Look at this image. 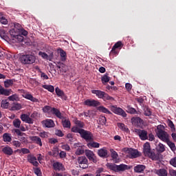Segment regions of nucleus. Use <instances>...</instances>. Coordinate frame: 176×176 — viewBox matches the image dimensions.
Returning a JSON list of instances; mask_svg holds the SVG:
<instances>
[{
  "label": "nucleus",
  "instance_id": "nucleus-1",
  "mask_svg": "<svg viewBox=\"0 0 176 176\" xmlns=\"http://www.w3.org/2000/svg\"><path fill=\"white\" fill-rule=\"evenodd\" d=\"M71 131L72 133H78L80 134L81 138H83L85 141H91L93 140V133L89 131L75 126L72 127Z\"/></svg>",
  "mask_w": 176,
  "mask_h": 176
},
{
  "label": "nucleus",
  "instance_id": "nucleus-2",
  "mask_svg": "<svg viewBox=\"0 0 176 176\" xmlns=\"http://www.w3.org/2000/svg\"><path fill=\"white\" fill-rule=\"evenodd\" d=\"M143 153L146 156H148L151 160H159V154L151 149V144L146 142L143 145Z\"/></svg>",
  "mask_w": 176,
  "mask_h": 176
},
{
  "label": "nucleus",
  "instance_id": "nucleus-3",
  "mask_svg": "<svg viewBox=\"0 0 176 176\" xmlns=\"http://www.w3.org/2000/svg\"><path fill=\"white\" fill-rule=\"evenodd\" d=\"M19 60L21 64H23L24 65H30L34 64V63L36 61V57L34 54H28L21 56Z\"/></svg>",
  "mask_w": 176,
  "mask_h": 176
},
{
  "label": "nucleus",
  "instance_id": "nucleus-4",
  "mask_svg": "<svg viewBox=\"0 0 176 176\" xmlns=\"http://www.w3.org/2000/svg\"><path fill=\"white\" fill-rule=\"evenodd\" d=\"M92 94H95L98 98L103 100V101H113V97L109 96L107 92L101 90L93 89Z\"/></svg>",
  "mask_w": 176,
  "mask_h": 176
},
{
  "label": "nucleus",
  "instance_id": "nucleus-5",
  "mask_svg": "<svg viewBox=\"0 0 176 176\" xmlns=\"http://www.w3.org/2000/svg\"><path fill=\"white\" fill-rule=\"evenodd\" d=\"M43 112H44V113H52V115H55L58 119H63V114L59 109H56L55 107H52L47 105L43 107Z\"/></svg>",
  "mask_w": 176,
  "mask_h": 176
},
{
  "label": "nucleus",
  "instance_id": "nucleus-6",
  "mask_svg": "<svg viewBox=\"0 0 176 176\" xmlns=\"http://www.w3.org/2000/svg\"><path fill=\"white\" fill-rule=\"evenodd\" d=\"M110 109L113 113L116 115H119L120 116H122V118H126L127 113L120 107H118L117 105H111L110 106Z\"/></svg>",
  "mask_w": 176,
  "mask_h": 176
},
{
  "label": "nucleus",
  "instance_id": "nucleus-7",
  "mask_svg": "<svg viewBox=\"0 0 176 176\" xmlns=\"http://www.w3.org/2000/svg\"><path fill=\"white\" fill-rule=\"evenodd\" d=\"M157 135L161 141H163V142H167L170 140V135L165 131H163L162 129H159L157 132Z\"/></svg>",
  "mask_w": 176,
  "mask_h": 176
},
{
  "label": "nucleus",
  "instance_id": "nucleus-8",
  "mask_svg": "<svg viewBox=\"0 0 176 176\" xmlns=\"http://www.w3.org/2000/svg\"><path fill=\"white\" fill-rule=\"evenodd\" d=\"M124 151L129 155V159H136V157H140V152L137 149H133L132 148H126Z\"/></svg>",
  "mask_w": 176,
  "mask_h": 176
},
{
  "label": "nucleus",
  "instance_id": "nucleus-9",
  "mask_svg": "<svg viewBox=\"0 0 176 176\" xmlns=\"http://www.w3.org/2000/svg\"><path fill=\"white\" fill-rule=\"evenodd\" d=\"M77 162L80 168L86 169L89 167V160L85 156L78 157Z\"/></svg>",
  "mask_w": 176,
  "mask_h": 176
},
{
  "label": "nucleus",
  "instance_id": "nucleus-10",
  "mask_svg": "<svg viewBox=\"0 0 176 176\" xmlns=\"http://www.w3.org/2000/svg\"><path fill=\"white\" fill-rule=\"evenodd\" d=\"M85 155L87 159H89V162H92V163H97V156L91 150H85Z\"/></svg>",
  "mask_w": 176,
  "mask_h": 176
},
{
  "label": "nucleus",
  "instance_id": "nucleus-11",
  "mask_svg": "<svg viewBox=\"0 0 176 176\" xmlns=\"http://www.w3.org/2000/svg\"><path fill=\"white\" fill-rule=\"evenodd\" d=\"M135 132L138 134L142 141L148 140V131L142 129H135Z\"/></svg>",
  "mask_w": 176,
  "mask_h": 176
},
{
  "label": "nucleus",
  "instance_id": "nucleus-12",
  "mask_svg": "<svg viewBox=\"0 0 176 176\" xmlns=\"http://www.w3.org/2000/svg\"><path fill=\"white\" fill-rule=\"evenodd\" d=\"M100 104L101 103L98 102V100L94 99H87L84 102V105H86L87 107H99Z\"/></svg>",
  "mask_w": 176,
  "mask_h": 176
},
{
  "label": "nucleus",
  "instance_id": "nucleus-13",
  "mask_svg": "<svg viewBox=\"0 0 176 176\" xmlns=\"http://www.w3.org/2000/svg\"><path fill=\"white\" fill-rule=\"evenodd\" d=\"M123 46V43H122V41H118L112 47L110 54H119V52L116 51V49H122V47Z\"/></svg>",
  "mask_w": 176,
  "mask_h": 176
},
{
  "label": "nucleus",
  "instance_id": "nucleus-14",
  "mask_svg": "<svg viewBox=\"0 0 176 176\" xmlns=\"http://www.w3.org/2000/svg\"><path fill=\"white\" fill-rule=\"evenodd\" d=\"M42 124L47 129H51L55 126L54 121H53L52 119H46L45 120H43Z\"/></svg>",
  "mask_w": 176,
  "mask_h": 176
},
{
  "label": "nucleus",
  "instance_id": "nucleus-15",
  "mask_svg": "<svg viewBox=\"0 0 176 176\" xmlns=\"http://www.w3.org/2000/svg\"><path fill=\"white\" fill-rule=\"evenodd\" d=\"M12 93H13V91H12V89H4V87L0 85V96H10Z\"/></svg>",
  "mask_w": 176,
  "mask_h": 176
},
{
  "label": "nucleus",
  "instance_id": "nucleus-16",
  "mask_svg": "<svg viewBox=\"0 0 176 176\" xmlns=\"http://www.w3.org/2000/svg\"><path fill=\"white\" fill-rule=\"evenodd\" d=\"M28 162L31 163V164L34 165L35 167H38V166H39V163L36 161V157L33 155H28Z\"/></svg>",
  "mask_w": 176,
  "mask_h": 176
},
{
  "label": "nucleus",
  "instance_id": "nucleus-17",
  "mask_svg": "<svg viewBox=\"0 0 176 176\" xmlns=\"http://www.w3.org/2000/svg\"><path fill=\"white\" fill-rule=\"evenodd\" d=\"M98 155L100 157L105 159L106 157H108V150H107L106 148H100L98 151Z\"/></svg>",
  "mask_w": 176,
  "mask_h": 176
},
{
  "label": "nucleus",
  "instance_id": "nucleus-18",
  "mask_svg": "<svg viewBox=\"0 0 176 176\" xmlns=\"http://www.w3.org/2000/svg\"><path fill=\"white\" fill-rule=\"evenodd\" d=\"M60 119H61L62 124L65 129H71V121H69V119H66L63 116V118Z\"/></svg>",
  "mask_w": 176,
  "mask_h": 176
},
{
  "label": "nucleus",
  "instance_id": "nucleus-19",
  "mask_svg": "<svg viewBox=\"0 0 176 176\" xmlns=\"http://www.w3.org/2000/svg\"><path fill=\"white\" fill-rule=\"evenodd\" d=\"M2 152L8 156H12L13 155V149L8 146H5L2 148Z\"/></svg>",
  "mask_w": 176,
  "mask_h": 176
},
{
  "label": "nucleus",
  "instance_id": "nucleus-20",
  "mask_svg": "<svg viewBox=\"0 0 176 176\" xmlns=\"http://www.w3.org/2000/svg\"><path fill=\"white\" fill-rule=\"evenodd\" d=\"M73 122H74V124H76L73 127H78V129H84L85 128V122L78 120V118H75L73 120Z\"/></svg>",
  "mask_w": 176,
  "mask_h": 176
},
{
  "label": "nucleus",
  "instance_id": "nucleus-21",
  "mask_svg": "<svg viewBox=\"0 0 176 176\" xmlns=\"http://www.w3.org/2000/svg\"><path fill=\"white\" fill-rule=\"evenodd\" d=\"M145 168H146L145 165L138 164L134 166L133 170L135 173H144Z\"/></svg>",
  "mask_w": 176,
  "mask_h": 176
},
{
  "label": "nucleus",
  "instance_id": "nucleus-22",
  "mask_svg": "<svg viewBox=\"0 0 176 176\" xmlns=\"http://www.w3.org/2000/svg\"><path fill=\"white\" fill-rule=\"evenodd\" d=\"M58 53L60 54V60L62 61H66L67 60V52L64 51V50L61 48L58 49Z\"/></svg>",
  "mask_w": 176,
  "mask_h": 176
},
{
  "label": "nucleus",
  "instance_id": "nucleus-23",
  "mask_svg": "<svg viewBox=\"0 0 176 176\" xmlns=\"http://www.w3.org/2000/svg\"><path fill=\"white\" fill-rule=\"evenodd\" d=\"M23 97L26 98V100H30V101H32V102H39V100L32 96L30 94H24Z\"/></svg>",
  "mask_w": 176,
  "mask_h": 176
},
{
  "label": "nucleus",
  "instance_id": "nucleus-24",
  "mask_svg": "<svg viewBox=\"0 0 176 176\" xmlns=\"http://www.w3.org/2000/svg\"><path fill=\"white\" fill-rule=\"evenodd\" d=\"M31 141L34 142V144H36L37 145H39V146H42V140L41 138L38 136H32L30 137Z\"/></svg>",
  "mask_w": 176,
  "mask_h": 176
},
{
  "label": "nucleus",
  "instance_id": "nucleus-25",
  "mask_svg": "<svg viewBox=\"0 0 176 176\" xmlns=\"http://www.w3.org/2000/svg\"><path fill=\"white\" fill-rule=\"evenodd\" d=\"M53 167L54 170L58 171H63L64 170V166L60 162H56L53 164Z\"/></svg>",
  "mask_w": 176,
  "mask_h": 176
},
{
  "label": "nucleus",
  "instance_id": "nucleus-26",
  "mask_svg": "<svg viewBox=\"0 0 176 176\" xmlns=\"http://www.w3.org/2000/svg\"><path fill=\"white\" fill-rule=\"evenodd\" d=\"M131 122L134 124H144V120H142L140 117H133L131 118Z\"/></svg>",
  "mask_w": 176,
  "mask_h": 176
},
{
  "label": "nucleus",
  "instance_id": "nucleus-27",
  "mask_svg": "<svg viewBox=\"0 0 176 176\" xmlns=\"http://www.w3.org/2000/svg\"><path fill=\"white\" fill-rule=\"evenodd\" d=\"M118 127H119L120 129V130H122V131H124L125 133H130V129H129V128L127 127V126H126L124 124L121 123V122H118L117 124Z\"/></svg>",
  "mask_w": 176,
  "mask_h": 176
},
{
  "label": "nucleus",
  "instance_id": "nucleus-28",
  "mask_svg": "<svg viewBox=\"0 0 176 176\" xmlns=\"http://www.w3.org/2000/svg\"><path fill=\"white\" fill-rule=\"evenodd\" d=\"M155 174L159 176H167L168 172L165 168L157 169L155 170Z\"/></svg>",
  "mask_w": 176,
  "mask_h": 176
},
{
  "label": "nucleus",
  "instance_id": "nucleus-29",
  "mask_svg": "<svg viewBox=\"0 0 176 176\" xmlns=\"http://www.w3.org/2000/svg\"><path fill=\"white\" fill-rule=\"evenodd\" d=\"M156 151L158 153H163L164 151H166V146L162 143H159L158 145L156 146Z\"/></svg>",
  "mask_w": 176,
  "mask_h": 176
},
{
  "label": "nucleus",
  "instance_id": "nucleus-30",
  "mask_svg": "<svg viewBox=\"0 0 176 176\" xmlns=\"http://www.w3.org/2000/svg\"><path fill=\"white\" fill-rule=\"evenodd\" d=\"M60 151H58V148L55 147L53 148L52 151H50L48 153L50 156H53L54 157H57L58 156Z\"/></svg>",
  "mask_w": 176,
  "mask_h": 176
},
{
  "label": "nucleus",
  "instance_id": "nucleus-31",
  "mask_svg": "<svg viewBox=\"0 0 176 176\" xmlns=\"http://www.w3.org/2000/svg\"><path fill=\"white\" fill-rule=\"evenodd\" d=\"M125 170H129V166L126 164H121L117 165V173H119V171H125Z\"/></svg>",
  "mask_w": 176,
  "mask_h": 176
},
{
  "label": "nucleus",
  "instance_id": "nucleus-32",
  "mask_svg": "<svg viewBox=\"0 0 176 176\" xmlns=\"http://www.w3.org/2000/svg\"><path fill=\"white\" fill-rule=\"evenodd\" d=\"M19 32H20V29L15 28L10 30V34L11 37L14 38H16V36L19 35Z\"/></svg>",
  "mask_w": 176,
  "mask_h": 176
},
{
  "label": "nucleus",
  "instance_id": "nucleus-33",
  "mask_svg": "<svg viewBox=\"0 0 176 176\" xmlns=\"http://www.w3.org/2000/svg\"><path fill=\"white\" fill-rule=\"evenodd\" d=\"M21 104L20 103H13L11 107V111H20L21 109Z\"/></svg>",
  "mask_w": 176,
  "mask_h": 176
},
{
  "label": "nucleus",
  "instance_id": "nucleus-34",
  "mask_svg": "<svg viewBox=\"0 0 176 176\" xmlns=\"http://www.w3.org/2000/svg\"><path fill=\"white\" fill-rule=\"evenodd\" d=\"M42 87L43 89H45V90L50 91V93H54V87L53 85H42Z\"/></svg>",
  "mask_w": 176,
  "mask_h": 176
},
{
  "label": "nucleus",
  "instance_id": "nucleus-35",
  "mask_svg": "<svg viewBox=\"0 0 176 176\" xmlns=\"http://www.w3.org/2000/svg\"><path fill=\"white\" fill-rule=\"evenodd\" d=\"M3 139L4 142H10L12 141V136L10 133H4L3 135Z\"/></svg>",
  "mask_w": 176,
  "mask_h": 176
},
{
  "label": "nucleus",
  "instance_id": "nucleus-36",
  "mask_svg": "<svg viewBox=\"0 0 176 176\" xmlns=\"http://www.w3.org/2000/svg\"><path fill=\"white\" fill-rule=\"evenodd\" d=\"M87 146L89 148V149H91V148H100V143L91 142L87 144Z\"/></svg>",
  "mask_w": 176,
  "mask_h": 176
},
{
  "label": "nucleus",
  "instance_id": "nucleus-37",
  "mask_svg": "<svg viewBox=\"0 0 176 176\" xmlns=\"http://www.w3.org/2000/svg\"><path fill=\"white\" fill-rule=\"evenodd\" d=\"M55 92L56 94V96H58V97H61L63 98V97H65V94H64V92L63 91V90H61L60 88L56 87L55 89Z\"/></svg>",
  "mask_w": 176,
  "mask_h": 176
},
{
  "label": "nucleus",
  "instance_id": "nucleus-38",
  "mask_svg": "<svg viewBox=\"0 0 176 176\" xmlns=\"http://www.w3.org/2000/svg\"><path fill=\"white\" fill-rule=\"evenodd\" d=\"M143 111H144V115L145 116H152V111H151V109L148 107H144L143 109Z\"/></svg>",
  "mask_w": 176,
  "mask_h": 176
},
{
  "label": "nucleus",
  "instance_id": "nucleus-39",
  "mask_svg": "<svg viewBox=\"0 0 176 176\" xmlns=\"http://www.w3.org/2000/svg\"><path fill=\"white\" fill-rule=\"evenodd\" d=\"M102 85H105V83H108L109 80H111V78L108 76V74H106L101 78Z\"/></svg>",
  "mask_w": 176,
  "mask_h": 176
},
{
  "label": "nucleus",
  "instance_id": "nucleus-40",
  "mask_svg": "<svg viewBox=\"0 0 176 176\" xmlns=\"http://www.w3.org/2000/svg\"><path fill=\"white\" fill-rule=\"evenodd\" d=\"M99 111L102 112L103 113H107V115H112V113L108 110V109L105 108L104 106L99 107Z\"/></svg>",
  "mask_w": 176,
  "mask_h": 176
},
{
  "label": "nucleus",
  "instance_id": "nucleus-41",
  "mask_svg": "<svg viewBox=\"0 0 176 176\" xmlns=\"http://www.w3.org/2000/svg\"><path fill=\"white\" fill-rule=\"evenodd\" d=\"M168 126L171 129L172 133H175V125H174V122L171 121V120H168Z\"/></svg>",
  "mask_w": 176,
  "mask_h": 176
},
{
  "label": "nucleus",
  "instance_id": "nucleus-42",
  "mask_svg": "<svg viewBox=\"0 0 176 176\" xmlns=\"http://www.w3.org/2000/svg\"><path fill=\"white\" fill-rule=\"evenodd\" d=\"M12 124L16 129H20V126H21V121L20 119H15L12 122Z\"/></svg>",
  "mask_w": 176,
  "mask_h": 176
},
{
  "label": "nucleus",
  "instance_id": "nucleus-43",
  "mask_svg": "<svg viewBox=\"0 0 176 176\" xmlns=\"http://www.w3.org/2000/svg\"><path fill=\"white\" fill-rule=\"evenodd\" d=\"M167 145L169 146V148L171 149L173 152L175 151L176 147H175V144L173 143V142L170 141V139L168 141L166 142Z\"/></svg>",
  "mask_w": 176,
  "mask_h": 176
},
{
  "label": "nucleus",
  "instance_id": "nucleus-44",
  "mask_svg": "<svg viewBox=\"0 0 176 176\" xmlns=\"http://www.w3.org/2000/svg\"><path fill=\"white\" fill-rule=\"evenodd\" d=\"M1 108L4 109H8L9 108V102L7 100H3L1 103Z\"/></svg>",
  "mask_w": 176,
  "mask_h": 176
},
{
  "label": "nucleus",
  "instance_id": "nucleus-45",
  "mask_svg": "<svg viewBox=\"0 0 176 176\" xmlns=\"http://www.w3.org/2000/svg\"><path fill=\"white\" fill-rule=\"evenodd\" d=\"M107 123V118L104 116H100L99 117V124H102V126H104V124H106Z\"/></svg>",
  "mask_w": 176,
  "mask_h": 176
},
{
  "label": "nucleus",
  "instance_id": "nucleus-46",
  "mask_svg": "<svg viewBox=\"0 0 176 176\" xmlns=\"http://www.w3.org/2000/svg\"><path fill=\"white\" fill-rule=\"evenodd\" d=\"M126 112H128V113H131V115H135V113H138L137 112V110H135L134 108L131 107L130 106L126 107Z\"/></svg>",
  "mask_w": 176,
  "mask_h": 176
},
{
  "label": "nucleus",
  "instance_id": "nucleus-47",
  "mask_svg": "<svg viewBox=\"0 0 176 176\" xmlns=\"http://www.w3.org/2000/svg\"><path fill=\"white\" fill-rule=\"evenodd\" d=\"M58 68H59L60 71H62L63 72H67V65H65V64L63 63H59V65H58Z\"/></svg>",
  "mask_w": 176,
  "mask_h": 176
},
{
  "label": "nucleus",
  "instance_id": "nucleus-48",
  "mask_svg": "<svg viewBox=\"0 0 176 176\" xmlns=\"http://www.w3.org/2000/svg\"><path fill=\"white\" fill-rule=\"evenodd\" d=\"M75 153L77 156H80V155H83V153H85V149H83V147H78Z\"/></svg>",
  "mask_w": 176,
  "mask_h": 176
},
{
  "label": "nucleus",
  "instance_id": "nucleus-49",
  "mask_svg": "<svg viewBox=\"0 0 176 176\" xmlns=\"http://www.w3.org/2000/svg\"><path fill=\"white\" fill-rule=\"evenodd\" d=\"M8 100L10 101H19V100H20V98H19V95L13 94L8 97Z\"/></svg>",
  "mask_w": 176,
  "mask_h": 176
},
{
  "label": "nucleus",
  "instance_id": "nucleus-50",
  "mask_svg": "<svg viewBox=\"0 0 176 176\" xmlns=\"http://www.w3.org/2000/svg\"><path fill=\"white\" fill-rule=\"evenodd\" d=\"M16 152H19V153H23V155H28V153H30V149L25 148H22L21 150L17 149Z\"/></svg>",
  "mask_w": 176,
  "mask_h": 176
},
{
  "label": "nucleus",
  "instance_id": "nucleus-51",
  "mask_svg": "<svg viewBox=\"0 0 176 176\" xmlns=\"http://www.w3.org/2000/svg\"><path fill=\"white\" fill-rule=\"evenodd\" d=\"M108 167L109 170H111V171H115V173H118V165L115 164H110Z\"/></svg>",
  "mask_w": 176,
  "mask_h": 176
},
{
  "label": "nucleus",
  "instance_id": "nucleus-52",
  "mask_svg": "<svg viewBox=\"0 0 176 176\" xmlns=\"http://www.w3.org/2000/svg\"><path fill=\"white\" fill-rule=\"evenodd\" d=\"M12 85H13V80L12 79L4 81V86L6 88L10 87V86H12Z\"/></svg>",
  "mask_w": 176,
  "mask_h": 176
},
{
  "label": "nucleus",
  "instance_id": "nucleus-53",
  "mask_svg": "<svg viewBox=\"0 0 176 176\" xmlns=\"http://www.w3.org/2000/svg\"><path fill=\"white\" fill-rule=\"evenodd\" d=\"M110 152L111 153V157L112 159H118L119 155H118V153L115 151L113 148L110 149Z\"/></svg>",
  "mask_w": 176,
  "mask_h": 176
},
{
  "label": "nucleus",
  "instance_id": "nucleus-54",
  "mask_svg": "<svg viewBox=\"0 0 176 176\" xmlns=\"http://www.w3.org/2000/svg\"><path fill=\"white\" fill-rule=\"evenodd\" d=\"M38 56H41V57H42V58H44L45 60H48L49 58V55H47V54L41 51L38 52Z\"/></svg>",
  "mask_w": 176,
  "mask_h": 176
},
{
  "label": "nucleus",
  "instance_id": "nucleus-55",
  "mask_svg": "<svg viewBox=\"0 0 176 176\" xmlns=\"http://www.w3.org/2000/svg\"><path fill=\"white\" fill-rule=\"evenodd\" d=\"M15 39H17L18 42H23V41H24V37L20 33H19L16 34Z\"/></svg>",
  "mask_w": 176,
  "mask_h": 176
},
{
  "label": "nucleus",
  "instance_id": "nucleus-56",
  "mask_svg": "<svg viewBox=\"0 0 176 176\" xmlns=\"http://www.w3.org/2000/svg\"><path fill=\"white\" fill-rule=\"evenodd\" d=\"M19 34L23 36H27L28 35V32L24 29H19Z\"/></svg>",
  "mask_w": 176,
  "mask_h": 176
},
{
  "label": "nucleus",
  "instance_id": "nucleus-57",
  "mask_svg": "<svg viewBox=\"0 0 176 176\" xmlns=\"http://www.w3.org/2000/svg\"><path fill=\"white\" fill-rule=\"evenodd\" d=\"M14 133H16V134H17V135H19V137H23V135H25V133L21 132L19 129H14Z\"/></svg>",
  "mask_w": 176,
  "mask_h": 176
},
{
  "label": "nucleus",
  "instance_id": "nucleus-58",
  "mask_svg": "<svg viewBox=\"0 0 176 176\" xmlns=\"http://www.w3.org/2000/svg\"><path fill=\"white\" fill-rule=\"evenodd\" d=\"M34 174L37 176H42V172L39 168H34Z\"/></svg>",
  "mask_w": 176,
  "mask_h": 176
},
{
  "label": "nucleus",
  "instance_id": "nucleus-59",
  "mask_svg": "<svg viewBox=\"0 0 176 176\" xmlns=\"http://www.w3.org/2000/svg\"><path fill=\"white\" fill-rule=\"evenodd\" d=\"M28 117H29V116L27 115V114H22V115L21 116V121L26 122L27 120H28Z\"/></svg>",
  "mask_w": 176,
  "mask_h": 176
},
{
  "label": "nucleus",
  "instance_id": "nucleus-60",
  "mask_svg": "<svg viewBox=\"0 0 176 176\" xmlns=\"http://www.w3.org/2000/svg\"><path fill=\"white\" fill-rule=\"evenodd\" d=\"M55 134L58 137H64V133H63V131L61 130H56L55 131Z\"/></svg>",
  "mask_w": 176,
  "mask_h": 176
},
{
  "label": "nucleus",
  "instance_id": "nucleus-61",
  "mask_svg": "<svg viewBox=\"0 0 176 176\" xmlns=\"http://www.w3.org/2000/svg\"><path fill=\"white\" fill-rule=\"evenodd\" d=\"M170 164L173 166V167H176V157L170 159Z\"/></svg>",
  "mask_w": 176,
  "mask_h": 176
},
{
  "label": "nucleus",
  "instance_id": "nucleus-62",
  "mask_svg": "<svg viewBox=\"0 0 176 176\" xmlns=\"http://www.w3.org/2000/svg\"><path fill=\"white\" fill-rule=\"evenodd\" d=\"M48 142H49V144H52L54 145V144H57V142H58V140H57V139H56V138H50V139H49Z\"/></svg>",
  "mask_w": 176,
  "mask_h": 176
},
{
  "label": "nucleus",
  "instance_id": "nucleus-63",
  "mask_svg": "<svg viewBox=\"0 0 176 176\" xmlns=\"http://www.w3.org/2000/svg\"><path fill=\"white\" fill-rule=\"evenodd\" d=\"M125 88L127 90V91H131V89H133V85L130 83H126Z\"/></svg>",
  "mask_w": 176,
  "mask_h": 176
},
{
  "label": "nucleus",
  "instance_id": "nucleus-64",
  "mask_svg": "<svg viewBox=\"0 0 176 176\" xmlns=\"http://www.w3.org/2000/svg\"><path fill=\"white\" fill-rule=\"evenodd\" d=\"M0 23H1V24H4V25H6V24H8V19H5V16H2L0 18Z\"/></svg>",
  "mask_w": 176,
  "mask_h": 176
}]
</instances>
